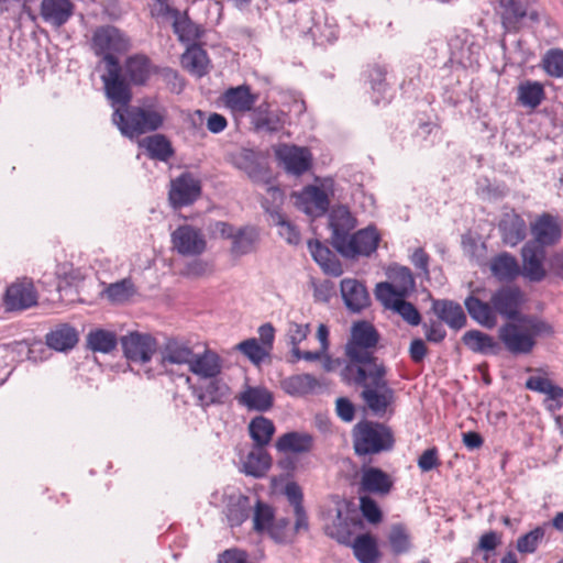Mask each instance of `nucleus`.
Segmentation results:
<instances>
[{
    "mask_svg": "<svg viewBox=\"0 0 563 563\" xmlns=\"http://www.w3.org/2000/svg\"><path fill=\"white\" fill-rule=\"evenodd\" d=\"M130 42L126 36L114 26H103L93 33L92 48L98 56H102L104 73L101 75L107 98L114 102L126 103L132 100V90L122 77V66L114 53H124Z\"/></svg>",
    "mask_w": 563,
    "mask_h": 563,
    "instance_id": "f257e3e1",
    "label": "nucleus"
},
{
    "mask_svg": "<svg viewBox=\"0 0 563 563\" xmlns=\"http://www.w3.org/2000/svg\"><path fill=\"white\" fill-rule=\"evenodd\" d=\"M379 334L368 321H356L351 328V335L345 344L347 363L341 371L343 382H363L365 371L374 366H384L374 355Z\"/></svg>",
    "mask_w": 563,
    "mask_h": 563,
    "instance_id": "f03ea898",
    "label": "nucleus"
},
{
    "mask_svg": "<svg viewBox=\"0 0 563 563\" xmlns=\"http://www.w3.org/2000/svg\"><path fill=\"white\" fill-rule=\"evenodd\" d=\"M113 108L112 122L121 134L131 140L142 134L157 131L164 124L167 110L155 99H148L137 106L109 100Z\"/></svg>",
    "mask_w": 563,
    "mask_h": 563,
    "instance_id": "7ed1b4c3",
    "label": "nucleus"
},
{
    "mask_svg": "<svg viewBox=\"0 0 563 563\" xmlns=\"http://www.w3.org/2000/svg\"><path fill=\"white\" fill-rule=\"evenodd\" d=\"M554 329L544 319L522 314L516 321H509L498 328V340L508 353L514 356H526L533 352L537 340L541 336H552Z\"/></svg>",
    "mask_w": 563,
    "mask_h": 563,
    "instance_id": "20e7f679",
    "label": "nucleus"
},
{
    "mask_svg": "<svg viewBox=\"0 0 563 563\" xmlns=\"http://www.w3.org/2000/svg\"><path fill=\"white\" fill-rule=\"evenodd\" d=\"M363 382H345L349 385H357L363 387L362 398L376 416H384L387 408L394 401L395 393L389 387L386 376L385 366H374L373 369L365 371Z\"/></svg>",
    "mask_w": 563,
    "mask_h": 563,
    "instance_id": "39448f33",
    "label": "nucleus"
},
{
    "mask_svg": "<svg viewBox=\"0 0 563 563\" xmlns=\"http://www.w3.org/2000/svg\"><path fill=\"white\" fill-rule=\"evenodd\" d=\"M391 430L379 422L363 420L353 430V444L357 455L378 454L394 446Z\"/></svg>",
    "mask_w": 563,
    "mask_h": 563,
    "instance_id": "423d86ee",
    "label": "nucleus"
},
{
    "mask_svg": "<svg viewBox=\"0 0 563 563\" xmlns=\"http://www.w3.org/2000/svg\"><path fill=\"white\" fill-rule=\"evenodd\" d=\"M387 276L389 282L376 285L375 296L377 300L407 297L415 289V278L411 271L406 266H390Z\"/></svg>",
    "mask_w": 563,
    "mask_h": 563,
    "instance_id": "0eeeda50",
    "label": "nucleus"
},
{
    "mask_svg": "<svg viewBox=\"0 0 563 563\" xmlns=\"http://www.w3.org/2000/svg\"><path fill=\"white\" fill-rule=\"evenodd\" d=\"M267 194L272 198V203L266 198L262 205L269 216L271 223L278 228L279 235L289 244H298L300 242L299 230L286 219L279 209L285 198L284 192L277 187H269Z\"/></svg>",
    "mask_w": 563,
    "mask_h": 563,
    "instance_id": "6e6552de",
    "label": "nucleus"
},
{
    "mask_svg": "<svg viewBox=\"0 0 563 563\" xmlns=\"http://www.w3.org/2000/svg\"><path fill=\"white\" fill-rule=\"evenodd\" d=\"M379 241L380 235L377 229L373 225H368L353 234L351 233L350 236L346 238V241L341 243L338 253L351 260L358 256H369L377 250Z\"/></svg>",
    "mask_w": 563,
    "mask_h": 563,
    "instance_id": "1a4fd4ad",
    "label": "nucleus"
},
{
    "mask_svg": "<svg viewBox=\"0 0 563 563\" xmlns=\"http://www.w3.org/2000/svg\"><path fill=\"white\" fill-rule=\"evenodd\" d=\"M170 239L174 250L184 256H200L207 249V241L201 230L189 224L178 227Z\"/></svg>",
    "mask_w": 563,
    "mask_h": 563,
    "instance_id": "9d476101",
    "label": "nucleus"
},
{
    "mask_svg": "<svg viewBox=\"0 0 563 563\" xmlns=\"http://www.w3.org/2000/svg\"><path fill=\"white\" fill-rule=\"evenodd\" d=\"M200 194L199 179L190 173H183L172 180L168 197L173 207L181 208L195 202Z\"/></svg>",
    "mask_w": 563,
    "mask_h": 563,
    "instance_id": "9b49d317",
    "label": "nucleus"
},
{
    "mask_svg": "<svg viewBox=\"0 0 563 563\" xmlns=\"http://www.w3.org/2000/svg\"><path fill=\"white\" fill-rule=\"evenodd\" d=\"M522 268L520 274L532 283H540L547 276L543 262L545 249L538 242H527L521 249Z\"/></svg>",
    "mask_w": 563,
    "mask_h": 563,
    "instance_id": "f8f14e48",
    "label": "nucleus"
},
{
    "mask_svg": "<svg viewBox=\"0 0 563 563\" xmlns=\"http://www.w3.org/2000/svg\"><path fill=\"white\" fill-rule=\"evenodd\" d=\"M125 357L135 363H147L156 352L157 342L150 334L132 332L121 339Z\"/></svg>",
    "mask_w": 563,
    "mask_h": 563,
    "instance_id": "ddd939ff",
    "label": "nucleus"
},
{
    "mask_svg": "<svg viewBox=\"0 0 563 563\" xmlns=\"http://www.w3.org/2000/svg\"><path fill=\"white\" fill-rule=\"evenodd\" d=\"M275 155L285 170L296 176L306 173L312 162L309 150L296 145L282 144L275 150Z\"/></svg>",
    "mask_w": 563,
    "mask_h": 563,
    "instance_id": "4468645a",
    "label": "nucleus"
},
{
    "mask_svg": "<svg viewBox=\"0 0 563 563\" xmlns=\"http://www.w3.org/2000/svg\"><path fill=\"white\" fill-rule=\"evenodd\" d=\"M206 384L189 386L192 396L196 399V405L203 410L212 405L223 404L230 394L229 386L219 377L207 378Z\"/></svg>",
    "mask_w": 563,
    "mask_h": 563,
    "instance_id": "2eb2a0df",
    "label": "nucleus"
},
{
    "mask_svg": "<svg viewBox=\"0 0 563 563\" xmlns=\"http://www.w3.org/2000/svg\"><path fill=\"white\" fill-rule=\"evenodd\" d=\"M8 311L25 310L37 302V294L32 280L19 279L11 284L5 291L3 299Z\"/></svg>",
    "mask_w": 563,
    "mask_h": 563,
    "instance_id": "dca6fc26",
    "label": "nucleus"
},
{
    "mask_svg": "<svg viewBox=\"0 0 563 563\" xmlns=\"http://www.w3.org/2000/svg\"><path fill=\"white\" fill-rule=\"evenodd\" d=\"M122 66V77L131 86H144L147 84L157 68L151 59L144 54H134L129 56Z\"/></svg>",
    "mask_w": 563,
    "mask_h": 563,
    "instance_id": "f3484780",
    "label": "nucleus"
},
{
    "mask_svg": "<svg viewBox=\"0 0 563 563\" xmlns=\"http://www.w3.org/2000/svg\"><path fill=\"white\" fill-rule=\"evenodd\" d=\"M522 302V294L517 287H501L490 297V303L494 306L496 316L516 321Z\"/></svg>",
    "mask_w": 563,
    "mask_h": 563,
    "instance_id": "a211bd4d",
    "label": "nucleus"
},
{
    "mask_svg": "<svg viewBox=\"0 0 563 563\" xmlns=\"http://www.w3.org/2000/svg\"><path fill=\"white\" fill-rule=\"evenodd\" d=\"M329 227L331 229V243L338 251L341 243L346 241L356 227V219L346 207L340 206L331 210L329 214Z\"/></svg>",
    "mask_w": 563,
    "mask_h": 563,
    "instance_id": "6ab92c4d",
    "label": "nucleus"
},
{
    "mask_svg": "<svg viewBox=\"0 0 563 563\" xmlns=\"http://www.w3.org/2000/svg\"><path fill=\"white\" fill-rule=\"evenodd\" d=\"M222 369L223 358L209 347L201 353H195L189 364V372L200 379L217 378Z\"/></svg>",
    "mask_w": 563,
    "mask_h": 563,
    "instance_id": "aec40b11",
    "label": "nucleus"
},
{
    "mask_svg": "<svg viewBox=\"0 0 563 563\" xmlns=\"http://www.w3.org/2000/svg\"><path fill=\"white\" fill-rule=\"evenodd\" d=\"M329 197L324 189L318 186H307L297 196V206L311 217L323 216L329 209Z\"/></svg>",
    "mask_w": 563,
    "mask_h": 563,
    "instance_id": "412c9836",
    "label": "nucleus"
},
{
    "mask_svg": "<svg viewBox=\"0 0 563 563\" xmlns=\"http://www.w3.org/2000/svg\"><path fill=\"white\" fill-rule=\"evenodd\" d=\"M224 107L234 114H244L254 110L257 96L252 93L250 86L241 85L227 89L221 97Z\"/></svg>",
    "mask_w": 563,
    "mask_h": 563,
    "instance_id": "4be33fe9",
    "label": "nucleus"
},
{
    "mask_svg": "<svg viewBox=\"0 0 563 563\" xmlns=\"http://www.w3.org/2000/svg\"><path fill=\"white\" fill-rule=\"evenodd\" d=\"M340 288L342 299L350 311L361 312L369 306V294L364 284L360 280L354 278H344L341 280Z\"/></svg>",
    "mask_w": 563,
    "mask_h": 563,
    "instance_id": "5701e85b",
    "label": "nucleus"
},
{
    "mask_svg": "<svg viewBox=\"0 0 563 563\" xmlns=\"http://www.w3.org/2000/svg\"><path fill=\"white\" fill-rule=\"evenodd\" d=\"M75 5L70 0H42L40 14L43 21L54 27H60L73 16Z\"/></svg>",
    "mask_w": 563,
    "mask_h": 563,
    "instance_id": "b1692460",
    "label": "nucleus"
},
{
    "mask_svg": "<svg viewBox=\"0 0 563 563\" xmlns=\"http://www.w3.org/2000/svg\"><path fill=\"white\" fill-rule=\"evenodd\" d=\"M450 46L452 59L463 67H473L478 64L482 47L473 36L456 37L451 41Z\"/></svg>",
    "mask_w": 563,
    "mask_h": 563,
    "instance_id": "393cba45",
    "label": "nucleus"
},
{
    "mask_svg": "<svg viewBox=\"0 0 563 563\" xmlns=\"http://www.w3.org/2000/svg\"><path fill=\"white\" fill-rule=\"evenodd\" d=\"M498 228L503 242L509 246H516L527 235V224L515 211L504 213Z\"/></svg>",
    "mask_w": 563,
    "mask_h": 563,
    "instance_id": "a878e982",
    "label": "nucleus"
},
{
    "mask_svg": "<svg viewBox=\"0 0 563 563\" xmlns=\"http://www.w3.org/2000/svg\"><path fill=\"white\" fill-rule=\"evenodd\" d=\"M233 165L247 174V176L257 181L263 179L266 168L262 162L260 152L250 148H242L232 155Z\"/></svg>",
    "mask_w": 563,
    "mask_h": 563,
    "instance_id": "bb28decb",
    "label": "nucleus"
},
{
    "mask_svg": "<svg viewBox=\"0 0 563 563\" xmlns=\"http://www.w3.org/2000/svg\"><path fill=\"white\" fill-rule=\"evenodd\" d=\"M323 384L313 375L296 374L284 378L280 382L282 389L289 396L303 397L309 394H314L321 389Z\"/></svg>",
    "mask_w": 563,
    "mask_h": 563,
    "instance_id": "cd10ccee",
    "label": "nucleus"
},
{
    "mask_svg": "<svg viewBox=\"0 0 563 563\" xmlns=\"http://www.w3.org/2000/svg\"><path fill=\"white\" fill-rule=\"evenodd\" d=\"M462 342L474 353L498 355L501 352L499 340L479 330L466 331L462 336Z\"/></svg>",
    "mask_w": 563,
    "mask_h": 563,
    "instance_id": "c85d7f7f",
    "label": "nucleus"
},
{
    "mask_svg": "<svg viewBox=\"0 0 563 563\" xmlns=\"http://www.w3.org/2000/svg\"><path fill=\"white\" fill-rule=\"evenodd\" d=\"M432 310L437 317L451 329L460 330L466 324V316L457 302L452 300H433Z\"/></svg>",
    "mask_w": 563,
    "mask_h": 563,
    "instance_id": "c756f323",
    "label": "nucleus"
},
{
    "mask_svg": "<svg viewBox=\"0 0 563 563\" xmlns=\"http://www.w3.org/2000/svg\"><path fill=\"white\" fill-rule=\"evenodd\" d=\"M360 525V520L344 516L342 510L338 509L332 522L325 526V533L339 543L350 544L353 530Z\"/></svg>",
    "mask_w": 563,
    "mask_h": 563,
    "instance_id": "7c9ffc66",
    "label": "nucleus"
},
{
    "mask_svg": "<svg viewBox=\"0 0 563 563\" xmlns=\"http://www.w3.org/2000/svg\"><path fill=\"white\" fill-rule=\"evenodd\" d=\"M274 512L271 506L260 500L254 506L253 528L257 532L269 530L272 537L282 543H287L289 536L286 533L279 534L277 527H273Z\"/></svg>",
    "mask_w": 563,
    "mask_h": 563,
    "instance_id": "2f4dec72",
    "label": "nucleus"
},
{
    "mask_svg": "<svg viewBox=\"0 0 563 563\" xmlns=\"http://www.w3.org/2000/svg\"><path fill=\"white\" fill-rule=\"evenodd\" d=\"M468 314L481 325L492 329L497 324V316L494 306L475 296H468L464 302Z\"/></svg>",
    "mask_w": 563,
    "mask_h": 563,
    "instance_id": "473e14b6",
    "label": "nucleus"
},
{
    "mask_svg": "<svg viewBox=\"0 0 563 563\" xmlns=\"http://www.w3.org/2000/svg\"><path fill=\"white\" fill-rule=\"evenodd\" d=\"M253 508L250 497L242 494H232L228 497L225 516L231 527L241 526L250 516Z\"/></svg>",
    "mask_w": 563,
    "mask_h": 563,
    "instance_id": "72a5a7b5",
    "label": "nucleus"
},
{
    "mask_svg": "<svg viewBox=\"0 0 563 563\" xmlns=\"http://www.w3.org/2000/svg\"><path fill=\"white\" fill-rule=\"evenodd\" d=\"M313 446V438L307 432L291 431L280 435L276 441L279 452L308 453Z\"/></svg>",
    "mask_w": 563,
    "mask_h": 563,
    "instance_id": "f704fd0d",
    "label": "nucleus"
},
{
    "mask_svg": "<svg viewBox=\"0 0 563 563\" xmlns=\"http://www.w3.org/2000/svg\"><path fill=\"white\" fill-rule=\"evenodd\" d=\"M139 145L145 148L147 156L159 162H168L175 154L170 141L163 134L144 137Z\"/></svg>",
    "mask_w": 563,
    "mask_h": 563,
    "instance_id": "c9c22d12",
    "label": "nucleus"
},
{
    "mask_svg": "<svg viewBox=\"0 0 563 563\" xmlns=\"http://www.w3.org/2000/svg\"><path fill=\"white\" fill-rule=\"evenodd\" d=\"M284 113L272 111L266 104H261L252 112L251 119L256 131L277 132L284 125Z\"/></svg>",
    "mask_w": 563,
    "mask_h": 563,
    "instance_id": "e433bc0d",
    "label": "nucleus"
},
{
    "mask_svg": "<svg viewBox=\"0 0 563 563\" xmlns=\"http://www.w3.org/2000/svg\"><path fill=\"white\" fill-rule=\"evenodd\" d=\"M362 489L376 495H386L393 487L389 475L377 467H369L363 472Z\"/></svg>",
    "mask_w": 563,
    "mask_h": 563,
    "instance_id": "4c0bfd02",
    "label": "nucleus"
},
{
    "mask_svg": "<svg viewBox=\"0 0 563 563\" xmlns=\"http://www.w3.org/2000/svg\"><path fill=\"white\" fill-rule=\"evenodd\" d=\"M490 271L499 280H514L520 275V266L517 258L507 253H500L490 261Z\"/></svg>",
    "mask_w": 563,
    "mask_h": 563,
    "instance_id": "58836bf2",
    "label": "nucleus"
},
{
    "mask_svg": "<svg viewBox=\"0 0 563 563\" xmlns=\"http://www.w3.org/2000/svg\"><path fill=\"white\" fill-rule=\"evenodd\" d=\"M532 233L534 235L532 242H538L543 247L555 243L561 235L558 223L550 214H543L532 225Z\"/></svg>",
    "mask_w": 563,
    "mask_h": 563,
    "instance_id": "ea45409f",
    "label": "nucleus"
},
{
    "mask_svg": "<svg viewBox=\"0 0 563 563\" xmlns=\"http://www.w3.org/2000/svg\"><path fill=\"white\" fill-rule=\"evenodd\" d=\"M353 549V553L360 563H377L379 551L376 539L369 533L357 536L351 540L349 544Z\"/></svg>",
    "mask_w": 563,
    "mask_h": 563,
    "instance_id": "a19ab883",
    "label": "nucleus"
},
{
    "mask_svg": "<svg viewBox=\"0 0 563 563\" xmlns=\"http://www.w3.org/2000/svg\"><path fill=\"white\" fill-rule=\"evenodd\" d=\"M544 98V87L539 81L525 80L517 88V101L525 108L536 109Z\"/></svg>",
    "mask_w": 563,
    "mask_h": 563,
    "instance_id": "79ce46f5",
    "label": "nucleus"
},
{
    "mask_svg": "<svg viewBox=\"0 0 563 563\" xmlns=\"http://www.w3.org/2000/svg\"><path fill=\"white\" fill-rule=\"evenodd\" d=\"M194 354L195 352L188 344L176 340H169L162 350V364H186L189 366Z\"/></svg>",
    "mask_w": 563,
    "mask_h": 563,
    "instance_id": "37998d69",
    "label": "nucleus"
},
{
    "mask_svg": "<svg viewBox=\"0 0 563 563\" xmlns=\"http://www.w3.org/2000/svg\"><path fill=\"white\" fill-rule=\"evenodd\" d=\"M181 65L190 74L202 77L208 73L209 58L205 49L198 45H191L183 54Z\"/></svg>",
    "mask_w": 563,
    "mask_h": 563,
    "instance_id": "c03bdc74",
    "label": "nucleus"
},
{
    "mask_svg": "<svg viewBox=\"0 0 563 563\" xmlns=\"http://www.w3.org/2000/svg\"><path fill=\"white\" fill-rule=\"evenodd\" d=\"M308 249L313 260L323 268L325 273L333 276L342 274L341 264L335 260L332 252L319 241H309Z\"/></svg>",
    "mask_w": 563,
    "mask_h": 563,
    "instance_id": "a18cd8bd",
    "label": "nucleus"
},
{
    "mask_svg": "<svg viewBox=\"0 0 563 563\" xmlns=\"http://www.w3.org/2000/svg\"><path fill=\"white\" fill-rule=\"evenodd\" d=\"M269 467L271 456L263 448L254 446L243 461V472L256 478L265 476Z\"/></svg>",
    "mask_w": 563,
    "mask_h": 563,
    "instance_id": "49530a36",
    "label": "nucleus"
},
{
    "mask_svg": "<svg viewBox=\"0 0 563 563\" xmlns=\"http://www.w3.org/2000/svg\"><path fill=\"white\" fill-rule=\"evenodd\" d=\"M239 401L250 410L267 411L273 406V396L265 388L247 387L240 395Z\"/></svg>",
    "mask_w": 563,
    "mask_h": 563,
    "instance_id": "de8ad7c7",
    "label": "nucleus"
},
{
    "mask_svg": "<svg viewBox=\"0 0 563 563\" xmlns=\"http://www.w3.org/2000/svg\"><path fill=\"white\" fill-rule=\"evenodd\" d=\"M249 432L254 441V446L265 448L272 440L275 426L272 420L263 416L255 417L249 424Z\"/></svg>",
    "mask_w": 563,
    "mask_h": 563,
    "instance_id": "09e8293b",
    "label": "nucleus"
},
{
    "mask_svg": "<svg viewBox=\"0 0 563 563\" xmlns=\"http://www.w3.org/2000/svg\"><path fill=\"white\" fill-rule=\"evenodd\" d=\"M77 341V332L69 325L57 328L46 335L47 346L58 352L73 349Z\"/></svg>",
    "mask_w": 563,
    "mask_h": 563,
    "instance_id": "8fccbe9b",
    "label": "nucleus"
},
{
    "mask_svg": "<svg viewBox=\"0 0 563 563\" xmlns=\"http://www.w3.org/2000/svg\"><path fill=\"white\" fill-rule=\"evenodd\" d=\"M406 297L389 298V300H379L382 305L399 314L408 324L418 325L421 322V316L418 309Z\"/></svg>",
    "mask_w": 563,
    "mask_h": 563,
    "instance_id": "3c124183",
    "label": "nucleus"
},
{
    "mask_svg": "<svg viewBox=\"0 0 563 563\" xmlns=\"http://www.w3.org/2000/svg\"><path fill=\"white\" fill-rule=\"evenodd\" d=\"M501 21L506 29L515 27L528 14V7L521 0H500Z\"/></svg>",
    "mask_w": 563,
    "mask_h": 563,
    "instance_id": "603ef678",
    "label": "nucleus"
},
{
    "mask_svg": "<svg viewBox=\"0 0 563 563\" xmlns=\"http://www.w3.org/2000/svg\"><path fill=\"white\" fill-rule=\"evenodd\" d=\"M387 69L385 66L373 65L367 69V78L374 92L373 101L379 103L386 99L388 85L386 82Z\"/></svg>",
    "mask_w": 563,
    "mask_h": 563,
    "instance_id": "864d4df0",
    "label": "nucleus"
},
{
    "mask_svg": "<svg viewBox=\"0 0 563 563\" xmlns=\"http://www.w3.org/2000/svg\"><path fill=\"white\" fill-rule=\"evenodd\" d=\"M87 344L93 352L109 353L117 346V335L107 330H92L87 335Z\"/></svg>",
    "mask_w": 563,
    "mask_h": 563,
    "instance_id": "5fc2aeb1",
    "label": "nucleus"
},
{
    "mask_svg": "<svg viewBox=\"0 0 563 563\" xmlns=\"http://www.w3.org/2000/svg\"><path fill=\"white\" fill-rule=\"evenodd\" d=\"M526 388L532 391L544 394L548 400L563 398V388L543 376H531L526 382Z\"/></svg>",
    "mask_w": 563,
    "mask_h": 563,
    "instance_id": "6e6d98bb",
    "label": "nucleus"
},
{
    "mask_svg": "<svg viewBox=\"0 0 563 563\" xmlns=\"http://www.w3.org/2000/svg\"><path fill=\"white\" fill-rule=\"evenodd\" d=\"M173 30L181 42H194L200 36L199 27L190 21L186 13L179 12L172 21Z\"/></svg>",
    "mask_w": 563,
    "mask_h": 563,
    "instance_id": "4d7b16f0",
    "label": "nucleus"
},
{
    "mask_svg": "<svg viewBox=\"0 0 563 563\" xmlns=\"http://www.w3.org/2000/svg\"><path fill=\"white\" fill-rule=\"evenodd\" d=\"M214 272V263L199 256L185 263L180 274L188 278H202L212 275Z\"/></svg>",
    "mask_w": 563,
    "mask_h": 563,
    "instance_id": "13d9d810",
    "label": "nucleus"
},
{
    "mask_svg": "<svg viewBox=\"0 0 563 563\" xmlns=\"http://www.w3.org/2000/svg\"><path fill=\"white\" fill-rule=\"evenodd\" d=\"M235 349L254 364H261L269 355V351L254 338L240 342Z\"/></svg>",
    "mask_w": 563,
    "mask_h": 563,
    "instance_id": "bf43d9fd",
    "label": "nucleus"
},
{
    "mask_svg": "<svg viewBox=\"0 0 563 563\" xmlns=\"http://www.w3.org/2000/svg\"><path fill=\"white\" fill-rule=\"evenodd\" d=\"M134 291V285L129 278L112 283L104 289L106 296L112 302H123L130 299Z\"/></svg>",
    "mask_w": 563,
    "mask_h": 563,
    "instance_id": "052dcab7",
    "label": "nucleus"
},
{
    "mask_svg": "<svg viewBox=\"0 0 563 563\" xmlns=\"http://www.w3.org/2000/svg\"><path fill=\"white\" fill-rule=\"evenodd\" d=\"M388 541L394 553H406L411 548L410 536L401 525H394L390 529Z\"/></svg>",
    "mask_w": 563,
    "mask_h": 563,
    "instance_id": "680f3d73",
    "label": "nucleus"
},
{
    "mask_svg": "<svg viewBox=\"0 0 563 563\" xmlns=\"http://www.w3.org/2000/svg\"><path fill=\"white\" fill-rule=\"evenodd\" d=\"M545 531L542 527H537L517 540V550L522 554L534 553L543 540Z\"/></svg>",
    "mask_w": 563,
    "mask_h": 563,
    "instance_id": "e2e57ef3",
    "label": "nucleus"
},
{
    "mask_svg": "<svg viewBox=\"0 0 563 563\" xmlns=\"http://www.w3.org/2000/svg\"><path fill=\"white\" fill-rule=\"evenodd\" d=\"M254 241V233L252 230L246 228L239 229L232 239V254L236 256L249 254L253 250Z\"/></svg>",
    "mask_w": 563,
    "mask_h": 563,
    "instance_id": "0e129e2a",
    "label": "nucleus"
},
{
    "mask_svg": "<svg viewBox=\"0 0 563 563\" xmlns=\"http://www.w3.org/2000/svg\"><path fill=\"white\" fill-rule=\"evenodd\" d=\"M545 73L555 78L563 77V51L550 49L542 59Z\"/></svg>",
    "mask_w": 563,
    "mask_h": 563,
    "instance_id": "69168bd1",
    "label": "nucleus"
},
{
    "mask_svg": "<svg viewBox=\"0 0 563 563\" xmlns=\"http://www.w3.org/2000/svg\"><path fill=\"white\" fill-rule=\"evenodd\" d=\"M179 12L169 4L168 0H152L151 14L158 22H172Z\"/></svg>",
    "mask_w": 563,
    "mask_h": 563,
    "instance_id": "338daca9",
    "label": "nucleus"
},
{
    "mask_svg": "<svg viewBox=\"0 0 563 563\" xmlns=\"http://www.w3.org/2000/svg\"><path fill=\"white\" fill-rule=\"evenodd\" d=\"M310 333L309 323L302 324L290 321L288 323L286 336L288 339V343L290 345H299L302 341H305Z\"/></svg>",
    "mask_w": 563,
    "mask_h": 563,
    "instance_id": "774afa93",
    "label": "nucleus"
}]
</instances>
